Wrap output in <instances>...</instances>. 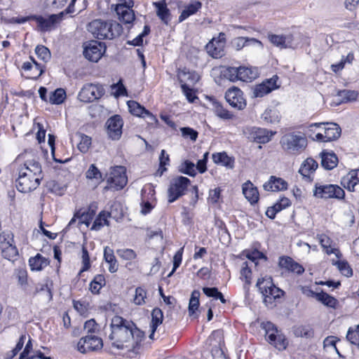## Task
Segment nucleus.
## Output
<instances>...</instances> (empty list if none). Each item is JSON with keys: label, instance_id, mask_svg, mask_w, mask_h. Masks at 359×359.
I'll list each match as a JSON object with an SVG mask.
<instances>
[{"label": "nucleus", "instance_id": "nucleus-63", "mask_svg": "<svg viewBox=\"0 0 359 359\" xmlns=\"http://www.w3.org/2000/svg\"><path fill=\"white\" fill-rule=\"evenodd\" d=\"M111 88L116 89V91L114 92L115 97L126 95L127 91L125 86L123 85L121 80H120L117 83L113 84L111 86Z\"/></svg>", "mask_w": 359, "mask_h": 359}, {"label": "nucleus", "instance_id": "nucleus-19", "mask_svg": "<svg viewBox=\"0 0 359 359\" xmlns=\"http://www.w3.org/2000/svg\"><path fill=\"white\" fill-rule=\"evenodd\" d=\"M278 265L281 269L298 275H301L304 272V268L301 264L287 256L280 257Z\"/></svg>", "mask_w": 359, "mask_h": 359}, {"label": "nucleus", "instance_id": "nucleus-47", "mask_svg": "<svg viewBox=\"0 0 359 359\" xmlns=\"http://www.w3.org/2000/svg\"><path fill=\"white\" fill-rule=\"evenodd\" d=\"M196 166L194 163L187 160L180 166V172L194 177L196 175Z\"/></svg>", "mask_w": 359, "mask_h": 359}, {"label": "nucleus", "instance_id": "nucleus-35", "mask_svg": "<svg viewBox=\"0 0 359 359\" xmlns=\"http://www.w3.org/2000/svg\"><path fill=\"white\" fill-rule=\"evenodd\" d=\"M112 211L110 212H106L104 211H102L100 212L98 216L95 219L93 224L91 227L92 230L95 231H99L104 225H109V222L107 220V218L109 217H111Z\"/></svg>", "mask_w": 359, "mask_h": 359}, {"label": "nucleus", "instance_id": "nucleus-41", "mask_svg": "<svg viewBox=\"0 0 359 359\" xmlns=\"http://www.w3.org/2000/svg\"><path fill=\"white\" fill-rule=\"evenodd\" d=\"M66 98V92L62 88H57L53 92H51L48 102L53 104H62Z\"/></svg>", "mask_w": 359, "mask_h": 359}, {"label": "nucleus", "instance_id": "nucleus-13", "mask_svg": "<svg viewBox=\"0 0 359 359\" xmlns=\"http://www.w3.org/2000/svg\"><path fill=\"white\" fill-rule=\"evenodd\" d=\"M64 15L65 12H60L58 14H51L47 18L41 15H33L31 18L36 20L39 30L45 32L51 30L56 24L60 23L62 20Z\"/></svg>", "mask_w": 359, "mask_h": 359}, {"label": "nucleus", "instance_id": "nucleus-48", "mask_svg": "<svg viewBox=\"0 0 359 359\" xmlns=\"http://www.w3.org/2000/svg\"><path fill=\"white\" fill-rule=\"evenodd\" d=\"M147 298V292L146 290L141 287H138L135 289V294L133 298V303L136 305H142L145 304V299Z\"/></svg>", "mask_w": 359, "mask_h": 359}, {"label": "nucleus", "instance_id": "nucleus-15", "mask_svg": "<svg viewBox=\"0 0 359 359\" xmlns=\"http://www.w3.org/2000/svg\"><path fill=\"white\" fill-rule=\"evenodd\" d=\"M225 99L232 107L238 110L245 109L247 105L243 91L237 87L227 90L225 93Z\"/></svg>", "mask_w": 359, "mask_h": 359}, {"label": "nucleus", "instance_id": "nucleus-32", "mask_svg": "<svg viewBox=\"0 0 359 359\" xmlns=\"http://www.w3.org/2000/svg\"><path fill=\"white\" fill-rule=\"evenodd\" d=\"M233 46L236 48V50H241L243 48L251 45H258L260 47L262 46V43L259 40L255 38H248V37H238L233 40Z\"/></svg>", "mask_w": 359, "mask_h": 359}, {"label": "nucleus", "instance_id": "nucleus-34", "mask_svg": "<svg viewBox=\"0 0 359 359\" xmlns=\"http://www.w3.org/2000/svg\"><path fill=\"white\" fill-rule=\"evenodd\" d=\"M104 258L109 266V271L111 273H114L118 270V264L116 257L114 255V251L109 247H105L104 250Z\"/></svg>", "mask_w": 359, "mask_h": 359}, {"label": "nucleus", "instance_id": "nucleus-27", "mask_svg": "<svg viewBox=\"0 0 359 359\" xmlns=\"http://www.w3.org/2000/svg\"><path fill=\"white\" fill-rule=\"evenodd\" d=\"M212 160L215 163L225 166L228 169H232L234 167V158L228 156L224 151L213 154Z\"/></svg>", "mask_w": 359, "mask_h": 359}, {"label": "nucleus", "instance_id": "nucleus-53", "mask_svg": "<svg viewBox=\"0 0 359 359\" xmlns=\"http://www.w3.org/2000/svg\"><path fill=\"white\" fill-rule=\"evenodd\" d=\"M181 83V88L186 96L187 99L189 102H194L195 99H197V97L195 95V93L192 88H189V86L184 83H183L182 80H180Z\"/></svg>", "mask_w": 359, "mask_h": 359}, {"label": "nucleus", "instance_id": "nucleus-60", "mask_svg": "<svg viewBox=\"0 0 359 359\" xmlns=\"http://www.w3.org/2000/svg\"><path fill=\"white\" fill-rule=\"evenodd\" d=\"M82 264L83 267L81 271H88L90 267V257L88 252V250L86 247H82Z\"/></svg>", "mask_w": 359, "mask_h": 359}, {"label": "nucleus", "instance_id": "nucleus-29", "mask_svg": "<svg viewBox=\"0 0 359 359\" xmlns=\"http://www.w3.org/2000/svg\"><path fill=\"white\" fill-rule=\"evenodd\" d=\"M320 157L321 165L325 170H332L337 165L338 158L334 153L323 151L320 154Z\"/></svg>", "mask_w": 359, "mask_h": 359}, {"label": "nucleus", "instance_id": "nucleus-9", "mask_svg": "<svg viewBox=\"0 0 359 359\" xmlns=\"http://www.w3.org/2000/svg\"><path fill=\"white\" fill-rule=\"evenodd\" d=\"M313 196L319 198L328 199L334 198L337 199H343L345 196V192L338 185L335 184H325L318 185L316 184L315 189L313 190Z\"/></svg>", "mask_w": 359, "mask_h": 359}, {"label": "nucleus", "instance_id": "nucleus-20", "mask_svg": "<svg viewBox=\"0 0 359 359\" xmlns=\"http://www.w3.org/2000/svg\"><path fill=\"white\" fill-rule=\"evenodd\" d=\"M276 133V131L261 128H253L251 132L254 141L259 144L269 142Z\"/></svg>", "mask_w": 359, "mask_h": 359}, {"label": "nucleus", "instance_id": "nucleus-18", "mask_svg": "<svg viewBox=\"0 0 359 359\" xmlns=\"http://www.w3.org/2000/svg\"><path fill=\"white\" fill-rule=\"evenodd\" d=\"M325 126L323 128L325 137V141L331 142L338 139L341 133V129L339 126L334 123H311L309 126V128L321 127Z\"/></svg>", "mask_w": 359, "mask_h": 359}, {"label": "nucleus", "instance_id": "nucleus-61", "mask_svg": "<svg viewBox=\"0 0 359 359\" xmlns=\"http://www.w3.org/2000/svg\"><path fill=\"white\" fill-rule=\"evenodd\" d=\"M181 131L183 137H189L193 141H196L198 137V132L193 128L184 127L181 128Z\"/></svg>", "mask_w": 359, "mask_h": 359}, {"label": "nucleus", "instance_id": "nucleus-5", "mask_svg": "<svg viewBox=\"0 0 359 359\" xmlns=\"http://www.w3.org/2000/svg\"><path fill=\"white\" fill-rule=\"evenodd\" d=\"M265 330V337L269 343L279 351L285 350L287 346V341L285 336L278 330L274 324L266 322L262 324Z\"/></svg>", "mask_w": 359, "mask_h": 359}, {"label": "nucleus", "instance_id": "nucleus-30", "mask_svg": "<svg viewBox=\"0 0 359 359\" xmlns=\"http://www.w3.org/2000/svg\"><path fill=\"white\" fill-rule=\"evenodd\" d=\"M163 311L159 308H155L151 312V334L149 339H153L155 332L159 325L163 322Z\"/></svg>", "mask_w": 359, "mask_h": 359}, {"label": "nucleus", "instance_id": "nucleus-56", "mask_svg": "<svg viewBox=\"0 0 359 359\" xmlns=\"http://www.w3.org/2000/svg\"><path fill=\"white\" fill-rule=\"evenodd\" d=\"M183 250L184 248H182L175 254L173 257V268L171 272L168 275V278L171 277L177 269L180 266L182 260Z\"/></svg>", "mask_w": 359, "mask_h": 359}, {"label": "nucleus", "instance_id": "nucleus-62", "mask_svg": "<svg viewBox=\"0 0 359 359\" xmlns=\"http://www.w3.org/2000/svg\"><path fill=\"white\" fill-rule=\"evenodd\" d=\"M75 216L79 219V223L85 224L87 226L90 225L93 218L91 214L86 212H83L81 214L79 212H78L75 214Z\"/></svg>", "mask_w": 359, "mask_h": 359}, {"label": "nucleus", "instance_id": "nucleus-36", "mask_svg": "<svg viewBox=\"0 0 359 359\" xmlns=\"http://www.w3.org/2000/svg\"><path fill=\"white\" fill-rule=\"evenodd\" d=\"M318 240L320 245L325 250L327 255L335 254L337 257H339V254H340L339 250L330 248L332 240L328 236L325 234L318 235Z\"/></svg>", "mask_w": 359, "mask_h": 359}, {"label": "nucleus", "instance_id": "nucleus-28", "mask_svg": "<svg viewBox=\"0 0 359 359\" xmlns=\"http://www.w3.org/2000/svg\"><path fill=\"white\" fill-rule=\"evenodd\" d=\"M318 163L311 158H308L301 165L299 172L303 177L311 180V174H312L318 168Z\"/></svg>", "mask_w": 359, "mask_h": 359}, {"label": "nucleus", "instance_id": "nucleus-37", "mask_svg": "<svg viewBox=\"0 0 359 359\" xmlns=\"http://www.w3.org/2000/svg\"><path fill=\"white\" fill-rule=\"evenodd\" d=\"M106 284L105 278L102 274L96 275L90 283V290L93 294H99L100 290Z\"/></svg>", "mask_w": 359, "mask_h": 359}, {"label": "nucleus", "instance_id": "nucleus-45", "mask_svg": "<svg viewBox=\"0 0 359 359\" xmlns=\"http://www.w3.org/2000/svg\"><path fill=\"white\" fill-rule=\"evenodd\" d=\"M200 295L201 294L198 290H195L191 292L189 303V313L190 316L194 315L199 307Z\"/></svg>", "mask_w": 359, "mask_h": 359}, {"label": "nucleus", "instance_id": "nucleus-1", "mask_svg": "<svg viewBox=\"0 0 359 359\" xmlns=\"http://www.w3.org/2000/svg\"><path fill=\"white\" fill-rule=\"evenodd\" d=\"M110 329L109 339L111 341V346L118 350L130 346L135 348L144 338V332L133 322L118 316L112 318Z\"/></svg>", "mask_w": 359, "mask_h": 359}, {"label": "nucleus", "instance_id": "nucleus-31", "mask_svg": "<svg viewBox=\"0 0 359 359\" xmlns=\"http://www.w3.org/2000/svg\"><path fill=\"white\" fill-rule=\"evenodd\" d=\"M239 80L242 81H252L257 76L258 72L255 68L238 67Z\"/></svg>", "mask_w": 359, "mask_h": 359}, {"label": "nucleus", "instance_id": "nucleus-33", "mask_svg": "<svg viewBox=\"0 0 359 359\" xmlns=\"http://www.w3.org/2000/svg\"><path fill=\"white\" fill-rule=\"evenodd\" d=\"M48 260L40 254L29 259V264L32 271H41L48 264Z\"/></svg>", "mask_w": 359, "mask_h": 359}, {"label": "nucleus", "instance_id": "nucleus-38", "mask_svg": "<svg viewBox=\"0 0 359 359\" xmlns=\"http://www.w3.org/2000/svg\"><path fill=\"white\" fill-rule=\"evenodd\" d=\"M316 299L323 304L325 306L335 309L338 301L334 297L330 296L326 292L321 291L316 295Z\"/></svg>", "mask_w": 359, "mask_h": 359}, {"label": "nucleus", "instance_id": "nucleus-54", "mask_svg": "<svg viewBox=\"0 0 359 359\" xmlns=\"http://www.w3.org/2000/svg\"><path fill=\"white\" fill-rule=\"evenodd\" d=\"M86 176L88 179L90 180H102V173L94 164H91L90 165L88 170L86 172Z\"/></svg>", "mask_w": 359, "mask_h": 359}, {"label": "nucleus", "instance_id": "nucleus-58", "mask_svg": "<svg viewBox=\"0 0 359 359\" xmlns=\"http://www.w3.org/2000/svg\"><path fill=\"white\" fill-rule=\"evenodd\" d=\"M270 41L277 47L280 48H287L285 43V37L283 36L273 34L269 36Z\"/></svg>", "mask_w": 359, "mask_h": 359}, {"label": "nucleus", "instance_id": "nucleus-4", "mask_svg": "<svg viewBox=\"0 0 359 359\" xmlns=\"http://www.w3.org/2000/svg\"><path fill=\"white\" fill-rule=\"evenodd\" d=\"M280 144L283 150L287 154L297 155L305 149L307 140L302 133L290 132L281 137Z\"/></svg>", "mask_w": 359, "mask_h": 359}, {"label": "nucleus", "instance_id": "nucleus-22", "mask_svg": "<svg viewBox=\"0 0 359 359\" xmlns=\"http://www.w3.org/2000/svg\"><path fill=\"white\" fill-rule=\"evenodd\" d=\"M265 191H278L285 190L287 188V183L282 178L271 176L269 180L263 185Z\"/></svg>", "mask_w": 359, "mask_h": 359}, {"label": "nucleus", "instance_id": "nucleus-8", "mask_svg": "<svg viewBox=\"0 0 359 359\" xmlns=\"http://www.w3.org/2000/svg\"><path fill=\"white\" fill-rule=\"evenodd\" d=\"M107 182V186L104 187V190L114 189L118 191L122 189L128 182L125 167L116 166L113 168Z\"/></svg>", "mask_w": 359, "mask_h": 359}, {"label": "nucleus", "instance_id": "nucleus-14", "mask_svg": "<svg viewBox=\"0 0 359 359\" xmlns=\"http://www.w3.org/2000/svg\"><path fill=\"white\" fill-rule=\"evenodd\" d=\"M103 346L101 338L95 335L87 334L80 339L77 344L78 351L86 353L91 351H97L102 348Z\"/></svg>", "mask_w": 359, "mask_h": 359}, {"label": "nucleus", "instance_id": "nucleus-3", "mask_svg": "<svg viewBox=\"0 0 359 359\" xmlns=\"http://www.w3.org/2000/svg\"><path fill=\"white\" fill-rule=\"evenodd\" d=\"M122 29V26L116 22L100 19L93 20L88 25V30L100 40L113 39L121 35Z\"/></svg>", "mask_w": 359, "mask_h": 359}, {"label": "nucleus", "instance_id": "nucleus-21", "mask_svg": "<svg viewBox=\"0 0 359 359\" xmlns=\"http://www.w3.org/2000/svg\"><path fill=\"white\" fill-rule=\"evenodd\" d=\"M242 191L245 198L252 205L258 202L259 198L258 189L250 180L242 185Z\"/></svg>", "mask_w": 359, "mask_h": 359}, {"label": "nucleus", "instance_id": "nucleus-50", "mask_svg": "<svg viewBox=\"0 0 359 359\" xmlns=\"http://www.w3.org/2000/svg\"><path fill=\"white\" fill-rule=\"evenodd\" d=\"M215 114L222 119H231L233 114L227 109H224L223 106L219 103H216L215 106Z\"/></svg>", "mask_w": 359, "mask_h": 359}, {"label": "nucleus", "instance_id": "nucleus-43", "mask_svg": "<svg viewBox=\"0 0 359 359\" xmlns=\"http://www.w3.org/2000/svg\"><path fill=\"white\" fill-rule=\"evenodd\" d=\"M127 104L130 112L136 116L143 117V115H144L147 110L140 104L134 100H129Z\"/></svg>", "mask_w": 359, "mask_h": 359}, {"label": "nucleus", "instance_id": "nucleus-6", "mask_svg": "<svg viewBox=\"0 0 359 359\" xmlns=\"http://www.w3.org/2000/svg\"><path fill=\"white\" fill-rule=\"evenodd\" d=\"M105 93L104 86L100 83H86L78 94V99L84 103L100 99Z\"/></svg>", "mask_w": 359, "mask_h": 359}, {"label": "nucleus", "instance_id": "nucleus-44", "mask_svg": "<svg viewBox=\"0 0 359 359\" xmlns=\"http://www.w3.org/2000/svg\"><path fill=\"white\" fill-rule=\"evenodd\" d=\"M340 102L354 101L358 97V93L355 90H339L337 94Z\"/></svg>", "mask_w": 359, "mask_h": 359}, {"label": "nucleus", "instance_id": "nucleus-25", "mask_svg": "<svg viewBox=\"0 0 359 359\" xmlns=\"http://www.w3.org/2000/svg\"><path fill=\"white\" fill-rule=\"evenodd\" d=\"M202 7V3L197 0L191 1L189 4L184 7L179 16V22H182L189 16L196 14Z\"/></svg>", "mask_w": 359, "mask_h": 359}, {"label": "nucleus", "instance_id": "nucleus-40", "mask_svg": "<svg viewBox=\"0 0 359 359\" xmlns=\"http://www.w3.org/2000/svg\"><path fill=\"white\" fill-rule=\"evenodd\" d=\"M294 334L297 337L312 338L314 335L313 328L310 325H299L293 330Z\"/></svg>", "mask_w": 359, "mask_h": 359}, {"label": "nucleus", "instance_id": "nucleus-26", "mask_svg": "<svg viewBox=\"0 0 359 359\" xmlns=\"http://www.w3.org/2000/svg\"><path fill=\"white\" fill-rule=\"evenodd\" d=\"M4 238V241H0V248L1 250L2 255L4 258L11 260L18 255V251L15 245L11 243L10 241H6Z\"/></svg>", "mask_w": 359, "mask_h": 359}, {"label": "nucleus", "instance_id": "nucleus-59", "mask_svg": "<svg viewBox=\"0 0 359 359\" xmlns=\"http://www.w3.org/2000/svg\"><path fill=\"white\" fill-rule=\"evenodd\" d=\"M30 59L32 60L34 65L33 74L29 75L28 77L32 79H37L44 72L43 67L40 64L37 63L34 59L30 57Z\"/></svg>", "mask_w": 359, "mask_h": 359}, {"label": "nucleus", "instance_id": "nucleus-51", "mask_svg": "<svg viewBox=\"0 0 359 359\" xmlns=\"http://www.w3.org/2000/svg\"><path fill=\"white\" fill-rule=\"evenodd\" d=\"M35 53L38 57L45 62L50 59V52L49 49L44 46H37L35 48Z\"/></svg>", "mask_w": 359, "mask_h": 359}, {"label": "nucleus", "instance_id": "nucleus-55", "mask_svg": "<svg viewBox=\"0 0 359 359\" xmlns=\"http://www.w3.org/2000/svg\"><path fill=\"white\" fill-rule=\"evenodd\" d=\"M251 274L252 271L248 262H244L241 266V276L245 279L246 285L250 284Z\"/></svg>", "mask_w": 359, "mask_h": 359}, {"label": "nucleus", "instance_id": "nucleus-52", "mask_svg": "<svg viewBox=\"0 0 359 359\" xmlns=\"http://www.w3.org/2000/svg\"><path fill=\"white\" fill-rule=\"evenodd\" d=\"M116 254L123 259L128 261L135 259L137 257V254L133 250L129 248L117 250Z\"/></svg>", "mask_w": 359, "mask_h": 359}, {"label": "nucleus", "instance_id": "nucleus-42", "mask_svg": "<svg viewBox=\"0 0 359 359\" xmlns=\"http://www.w3.org/2000/svg\"><path fill=\"white\" fill-rule=\"evenodd\" d=\"M222 75L231 81L239 80L238 67H224L221 71Z\"/></svg>", "mask_w": 359, "mask_h": 359}, {"label": "nucleus", "instance_id": "nucleus-12", "mask_svg": "<svg viewBox=\"0 0 359 359\" xmlns=\"http://www.w3.org/2000/svg\"><path fill=\"white\" fill-rule=\"evenodd\" d=\"M278 76L277 75L273 76L270 79H266L261 83L255 85L252 90L253 97H263L268 95L274 90L280 88V84H278Z\"/></svg>", "mask_w": 359, "mask_h": 359}, {"label": "nucleus", "instance_id": "nucleus-39", "mask_svg": "<svg viewBox=\"0 0 359 359\" xmlns=\"http://www.w3.org/2000/svg\"><path fill=\"white\" fill-rule=\"evenodd\" d=\"M262 118L268 123H276L280 121L279 112L276 109H266L262 115Z\"/></svg>", "mask_w": 359, "mask_h": 359}, {"label": "nucleus", "instance_id": "nucleus-11", "mask_svg": "<svg viewBox=\"0 0 359 359\" xmlns=\"http://www.w3.org/2000/svg\"><path fill=\"white\" fill-rule=\"evenodd\" d=\"M106 51V46L102 42L90 41L85 43L83 55L89 61L97 62Z\"/></svg>", "mask_w": 359, "mask_h": 359}, {"label": "nucleus", "instance_id": "nucleus-17", "mask_svg": "<svg viewBox=\"0 0 359 359\" xmlns=\"http://www.w3.org/2000/svg\"><path fill=\"white\" fill-rule=\"evenodd\" d=\"M106 126L109 137L113 140H119L122 135L123 126V121L121 116H112L107 120Z\"/></svg>", "mask_w": 359, "mask_h": 359}, {"label": "nucleus", "instance_id": "nucleus-10", "mask_svg": "<svg viewBox=\"0 0 359 359\" xmlns=\"http://www.w3.org/2000/svg\"><path fill=\"white\" fill-rule=\"evenodd\" d=\"M189 183V179L186 177L180 176L174 178L168 189V202L172 203L182 196Z\"/></svg>", "mask_w": 359, "mask_h": 359}, {"label": "nucleus", "instance_id": "nucleus-2", "mask_svg": "<svg viewBox=\"0 0 359 359\" xmlns=\"http://www.w3.org/2000/svg\"><path fill=\"white\" fill-rule=\"evenodd\" d=\"M18 178L15 187L22 193H29L36 189L43 179L41 164L35 160H27L17 168Z\"/></svg>", "mask_w": 359, "mask_h": 359}, {"label": "nucleus", "instance_id": "nucleus-24", "mask_svg": "<svg viewBox=\"0 0 359 359\" xmlns=\"http://www.w3.org/2000/svg\"><path fill=\"white\" fill-rule=\"evenodd\" d=\"M153 4L156 8L157 16L164 24L168 25L171 20V14L168 8L165 0L154 2Z\"/></svg>", "mask_w": 359, "mask_h": 359}, {"label": "nucleus", "instance_id": "nucleus-16", "mask_svg": "<svg viewBox=\"0 0 359 359\" xmlns=\"http://www.w3.org/2000/svg\"><path fill=\"white\" fill-rule=\"evenodd\" d=\"M225 34L219 33L217 39L213 38L205 46L208 54L213 58H221L224 55Z\"/></svg>", "mask_w": 359, "mask_h": 359}, {"label": "nucleus", "instance_id": "nucleus-46", "mask_svg": "<svg viewBox=\"0 0 359 359\" xmlns=\"http://www.w3.org/2000/svg\"><path fill=\"white\" fill-rule=\"evenodd\" d=\"M78 135L79 137V142L77 147L81 152L86 153L92 143L91 137L81 133H79Z\"/></svg>", "mask_w": 359, "mask_h": 359}, {"label": "nucleus", "instance_id": "nucleus-49", "mask_svg": "<svg viewBox=\"0 0 359 359\" xmlns=\"http://www.w3.org/2000/svg\"><path fill=\"white\" fill-rule=\"evenodd\" d=\"M334 264L337 266L342 275L346 277H351L353 275V270L346 261H337Z\"/></svg>", "mask_w": 359, "mask_h": 359}, {"label": "nucleus", "instance_id": "nucleus-57", "mask_svg": "<svg viewBox=\"0 0 359 359\" xmlns=\"http://www.w3.org/2000/svg\"><path fill=\"white\" fill-rule=\"evenodd\" d=\"M83 327L87 334L90 335H93V334L97 332L99 330V325L94 319L87 320L85 323Z\"/></svg>", "mask_w": 359, "mask_h": 359}, {"label": "nucleus", "instance_id": "nucleus-64", "mask_svg": "<svg viewBox=\"0 0 359 359\" xmlns=\"http://www.w3.org/2000/svg\"><path fill=\"white\" fill-rule=\"evenodd\" d=\"M221 189L219 187L215 188L210 191L209 200L212 203H216L220 197Z\"/></svg>", "mask_w": 359, "mask_h": 359}, {"label": "nucleus", "instance_id": "nucleus-7", "mask_svg": "<svg viewBox=\"0 0 359 359\" xmlns=\"http://www.w3.org/2000/svg\"><path fill=\"white\" fill-rule=\"evenodd\" d=\"M257 287L264 297V301L266 302L279 298L283 294V291L273 283L271 277L266 276L262 278H259L257 283Z\"/></svg>", "mask_w": 359, "mask_h": 359}, {"label": "nucleus", "instance_id": "nucleus-23", "mask_svg": "<svg viewBox=\"0 0 359 359\" xmlns=\"http://www.w3.org/2000/svg\"><path fill=\"white\" fill-rule=\"evenodd\" d=\"M116 14L121 22L126 25L131 24L135 19L134 11L123 6H116L115 8Z\"/></svg>", "mask_w": 359, "mask_h": 359}]
</instances>
